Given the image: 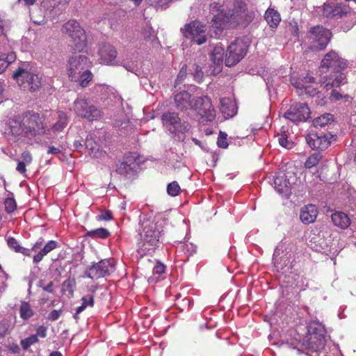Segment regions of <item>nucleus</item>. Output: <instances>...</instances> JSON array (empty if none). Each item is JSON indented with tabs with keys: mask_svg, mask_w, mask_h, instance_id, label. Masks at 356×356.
I'll use <instances>...</instances> for the list:
<instances>
[{
	"mask_svg": "<svg viewBox=\"0 0 356 356\" xmlns=\"http://www.w3.org/2000/svg\"><path fill=\"white\" fill-rule=\"evenodd\" d=\"M13 78L17 81L18 86L24 91L35 92L41 85L40 78L23 67L18 68L13 74Z\"/></svg>",
	"mask_w": 356,
	"mask_h": 356,
	"instance_id": "8",
	"label": "nucleus"
},
{
	"mask_svg": "<svg viewBox=\"0 0 356 356\" xmlns=\"http://www.w3.org/2000/svg\"><path fill=\"white\" fill-rule=\"evenodd\" d=\"M89 66L88 58L83 55H74L70 58L67 65L69 78L77 79L80 73L88 69Z\"/></svg>",
	"mask_w": 356,
	"mask_h": 356,
	"instance_id": "16",
	"label": "nucleus"
},
{
	"mask_svg": "<svg viewBox=\"0 0 356 356\" xmlns=\"http://www.w3.org/2000/svg\"><path fill=\"white\" fill-rule=\"evenodd\" d=\"M38 341V338L37 335L32 334L30 337L22 340L21 344L24 349H28L31 346L37 343Z\"/></svg>",
	"mask_w": 356,
	"mask_h": 356,
	"instance_id": "45",
	"label": "nucleus"
},
{
	"mask_svg": "<svg viewBox=\"0 0 356 356\" xmlns=\"http://www.w3.org/2000/svg\"><path fill=\"white\" fill-rule=\"evenodd\" d=\"M60 313V311L54 309L49 313L48 319L51 321H56L59 318Z\"/></svg>",
	"mask_w": 356,
	"mask_h": 356,
	"instance_id": "58",
	"label": "nucleus"
},
{
	"mask_svg": "<svg viewBox=\"0 0 356 356\" xmlns=\"http://www.w3.org/2000/svg\"><path fill=\"white\" fill-rule=\"evenodd\" d=\"M348 66V61L334 52L327 53L321 61L322 68H332L334 71L323 83L324 88L330 90L338 88L347 83L346 74L343 72Z\"/></svg>",
	"mask_w": 356,
	"mask_h": 356,
	"instance_id": "1",
	"label": "nucleus"
},
{
	"mask_svg": "<svg viewBox=\"0 0 356 356\" xmlns=\"http://www.w3.org/2000/svg\"><path fill=\"white\" fill-rule=\"evenodd\" d=\"M217 144L219 147L221 148H227L228 147V143L227 142V134L222 132H220L219 136L218 138Z\"/></svg>",
	"mask_w": 356,
	"mask_h": 356,
	"instance_id": "51",
	"label": "nucleus"
},
{
	"mask_svg": "<svg viewBox=\"0 0 356 356\" xmlns=\"http://www.w3.org/2000/svg\"><path fill=\"white\" fill-rule=\"evenodd\" d=\"M200 123L206 124L213 121L216 118V111L207 97H199L195 99L192 108Z\"/></svg>",
	"mask_w": 356,
	"mask_h": 356,
	"instance_id": "9",
	"label": "nucleus"
},
{
	"mask_svg": "<svg viewBox=\"0 0 356 356\" xmlns=\"http://www.w3.org/2000/svg\"><path fill=\"white\" fill-rule=\"evenodd\" d=\"M325 345V330L318 322H312L307 326V333L305 337L302 346L312 352H317Z\"/></svg>",
	"mask_w": 356,
	"mask_h": 356,
	"instance_id": "5",
	"label": "nucleus"
},
{
	"mask_svg": "<svg viewBox=\"0 0 356 356\" xmlns=\"http://www.w3.org/2000/svg\"><path fill=\"white\" fill-rule=\"evenodd\" d=\"M99 62L105 65H115L117 51L109 44H104L98 51Z\"/></svg>",
	"mask_w": 356,
	"mask_h": 356,
	"instance_id": "22",
	"label": "nucleus"
},
{
	"mask_svg": "<svg viewBox=\"0 0 356 356\" xmlns=\"http://www.w3.org/2000/svg\"><path fill=\"white\" fill-rule=\"evenodd\" d=\"M114 266L111 260L103 259L94 263L85 271V276L92 280H97L109 275L114 271Z\"/></svg>",
	"mask_w": 356,
	"mask_h": 356,
	"instance_id": "15",
	"label": "nucleus"
},
{
	"mask_svg": "<svg viewBox=\"0 0 356 356\" xmlns=\"http://www.w3.org/2000/svg\"><path fill=\"white\" fill-rule=\"evenodd\" d=\"M20 158V161L26 163L27 165L31 164L33 160L31 153L28 151L23 152Z\"/></svg>",
	"mask_w": 356,
	"mask_h": 356,
	"instance_id": "53",
	"label": "nucleus"
},
{
	"mask_svg": "<svg viewBox=\"0 0 356 356\" xmlns=\"http://www.w3.org/2000/svg\"><path fill=\"white\" fill-rule=\"evenodd\" d=\"M225 54L224 48L221 45L217 44L211 54V58L213 63L217 66L218 71L222 66L223 56Z\"/></svg>",
	"mask_w": 356,
	"mask_h": 356,
	"instance_id": "29",
	"label": "nucleus"
},
{
	"mask_svg": "<svg viewBox=\"0 0 356 356\" xmlns=\"http://www.w3.org/2000/svg\"><path fill=\"white\" fill-rule=\"evenodd\" d=\"M332 221L334 225L341 229H346L350 225V220L348 215L343 212H335L332 216Z\"/></svg>",
	"mask_w": 356,
	"mask_h": 356,
	"instance_id": "27",
	"label": "nucleus"
},
{
	"mask_svg": "<svg viewBox=\"0 0 356 356\" xmlns=\"http://www.w3.org/2000/svg\"><path fill=\"white\" fill-rule=\"evenodd\" d=\"M310 111L305 103H296L291 106L284 113V118L292 122H305L309 118Z\"/></svg>",
	"mask_w": 356,
	"mask_h": 356,
	"instance_id": "17",
	"label": "nucleus"
},
{
	"mask_svg": "<svg viewBox=\"0 0 356 356\" xmlns=\"http://www.w3.org/2000/svg\"><path fill=\"white\" fill-rule=\"evenodd\" d=\"M174 0H149L150 4L157 9H166Z\"/></svg>",
	"mask_w": 356,
	"mask_h": 356,
	"instance_id": "43",
	"label": "nucleus"
},
{
	"mask_svg": "<svg viewBox=\"0 0 356 356\" xmlns=\"http://www.w3.org/2000/svg\"><path fill=\"white\" fill-rule=\"evenodd\" d=\"M22 124L25 130V137H32L46 133L42 122L36 113L25 115L22 118Z\"/></svg>",
	"mask_w": 356,
	"mask_h": 356,
	"instance_id": "13",
	"label": "nucleus"
},
{
	"mask_svg": "<svg viewBox=\"0 0 356 356\" xmlns=\"http://www.w3.org/2000/svg\"><path fill=\"white\" fill-rule=\"evenodd\" d=\"M10 28V22L7 20H0V37L6 36Z\"/></svg>",
	"mask_w": 356,
	"mask_h": 356,
	"instance_id": "52",
	"label": "nucleus"
},
{
	"mask_svg": "<svg viewBox=\"0 0 356 356\" xmlns=\"http://www.w3.org/2000/svg\"><path fill=\"white\" fill-rule=\"evenodd\" d=\"M335 4L325 3L323 6V14L327 17H333Z\"/></svg>",
	"mask_w": 356,
	"mask_h": 356,
	"instance_id": "48",
	"label": "nucleus"
},
{
	"mask_svg": "<svg viewBox=\"0 0 356 356\" xmlns=\"http://www.w3.org/2000/svg\"><path fill=\"white\" fill-rule=\"evenodd\" d=\"M39 286L43 289L44 291H47L49 293L53 292V282H49L47 285L43 286L42 282H40Z\"/></svg>",
	"mask_w": 356,
	"mask_h": 356,
	"instance_id": "62",
	"label": "nucleus"
},
{
	"mask_svg": "<svg viewBox=\"0 0 356 356\" xmlns=\"http://www.w3.org/2000/svg\"><path fill=\"white\" fill-rule=\"evenodd\" d=\"M210 12L213 15L212 26L218 29L234 26L241 22L243 17L242 12L232 10L227 5L216 2L210 5Z\"/></svg>",
	"mask_w": 356,
	"mask_h": 356,
	"instance_id": "2",
	"label": "nucleus"
},
{
	"mask_svg": "<svg viewBox=\"0 0 356 356\" xmlns=\"http://www.w3.org/2000/svg\"><path fill=\"white\" fill-rule=\"evenodd\" d=\"M54 6H60V8H65L69 3L70 0H52Z\"/></svg>",
	"mask_w": 356,
	"mask_h": 356,
	"instance_id": "59",
	"label": "nucleus"
},
{
	"mask_svg": "<svg viewBox=\"0 0 356 356\" xmlns=\"http://www.w3.org/2000/svg\"><path fill=\"white\" fill-rule=\"evenodd\" d=\"M85 141H83V140H74V145H73V147L74 148V149L77 150V151H81V149L83 148V143Z\"/></svg>",
	"mask_w": 356,
	"mask_h": 356,
	"instance_id": "61",
	"label": "nucleus"
},
{
	"mask_svg": "<svg viewBox=\"0 0 356 356\" xmlns=\"http://www.w3.org/2000/svg\"><path fill=\"white\" fill-rule=\"evenodd\" d=\"M345 15H348L349 17L353 18L355 15V13L350 11V8L346 5L335 4L333 17L341 18Z\"/></svg>",
	"mask_w": 356,
	"mask_h": 356,
	"instance_id": "32",
	"label": "nucleus"
},
{
	"mask_svg": "<svg viewBox=\"0 0 356 356\" xmlns=\"http://www.w3.org/2000/svg\"><path fill=\"white\" fill-rule=\"evenodd\" d=\"M60 152V149L58 147H49L47 150V154H58Z\"/></svg>",
	"mask_w": 356,
	"mask_h": 356,
	"instance_id": "63",
	"label": "nucleus"
},
{
	"mask_svg": "<svg viewBox=\"0 0 356 356\" xmlns=\"http://www.w3.org/2000/svg\"><path fill=\"white\" fill-rule=\"evenodd\" d=\"M109 234V232L104 228H99L88 232L89 236L99 238H106L108 236Z\"/></svg>",
	"mask_w": 356,
	"mask_h": 356,
	"instance_id": "42",
	"label": "nucleus"
},
{
	"mask_svg": "<svg viewBox=\"0 0 356 356\" xmlns=\"http://www.w3.org/2000/svg\"><path fill=\"white\" fill-rule=\"evenodd\" d=\"M82 304L78 307L74 314V318L86 309L87 307H93L94 305V296L92 294L85 296L81 298Z\"/></svg>",
	"mask_w": 356,
	"mask_h": 356,
	"instance_id": "36",
	"label": "nucleus"
},
{
	"mask_svg": "<svg viewBox=\"0 0 356 356\" xmlns=\"http://www.w3.org/2000/svg\"><path fill=\"white\" fill-rule=\"evenodd\" d=\"M284 129V127H282L280 133L277 134V137L278 143L282 147L291 149L293 147L294 143L291 139H289V137Z\"/></svg>",
	"mask_w": 356,
	"mask_h": 356,
	"instance_id": "34",
	"label": "nucleus"
},
{
	"mask_svg": "<svg viewBox=\"0 0 356 356\" xmlns=\"http://www.w3.org/2000/svg\"><path fill=\"white\" fill-rule=\"evenodd\" d=\"M310 242L312 248L318 252L326 250L328 246L325 241L320 236L312 238Z\"/></svg>",
	"mask_w": 356,
	"mask_h": 356,
	"instance_id": "40",
	"label": "nucleus"
},
{
	"mask_svg": "<svg viewBox=\"0 0 356 356\" xmlns=\"http://www.w3.org/2000/svg\"><path fill=\"white\" fill-rule=\"evenodd\" d=\"M333 120V115L332 114L325 113L320 117L315 118L313 123L316 127H323L331 124Z\"/></svg>",
	"mask_w": 356,
	"mask_h": 356,
	"instance_id": "39",
	"label": "nucleus"
},
{
	"mask_svg": "<svg viewBox=\"0 0 356 356\" xmlns=\"http://www.w3.org/2000/svg\"><path fill=\"white\" fill-rule=\"evenodd\" d=\"M167 192L169 195L175 197L179 195L180 192L179 185L177 181L170 183L167 186Z\"/></svg>",
	"mask_w": 356,
	"mask_h": 356,
	"instance_id": "44",
	"label": "nucleus"
},
{
	"mask_svg": "<svg viewBox=\"0 0 356 356\" xmlns=\"http://www.w3.org/2000/svg\"><path fill=\"white\" fill-rule=\"evenodd\" d=\"M318 210L315 205L308 204L302 208L300 218L304 224H310L316 219Z\"/></svg>",
	"mask_w": 356,
	"mask_h": 356,
	"instance_id": "25",
	"label": "nucleus"
},
{
	"mask_svg": "<svg viewBox=\"0 0 356 356\" xmlns=\"http://www.w3.org/2000/svg\"><path fill=\"white\" fill-rule=\"evenodd\" d=\"M98 218L103 220H110L112 218V215L110 211H104L98 216Z\"/></svg>",
	"mask_w": 356,
	"mask_h": 356,
	"instance_id": "60",
	"label": "nucleus"
},
{
	"mask_svg": "<svg viewBox=\"0 0 356 356\" xmlns=\"http://www.w3.org/2000/svg\"><path fill=\"white\" fill-rule=\"evenodd\" d=\"M27 165L26 163L21 161L20 160H17V165L16 167V170L22 174V175H24L26 172V166Z\"/></svg>",
	"mask_w": 356,
	"mask_h": 356,
	"instance_id": "54",
	"label": "nucleus"
},
{
	"mask_svg": "<svg viewBox=\"0 0 356 356\" xmlns=\"http://www.w3.org/2000/svg\"><path fill=\"white\" fill-rule=\"evenodd\" d=\"M5 83L3 81L0 80V99L3 98V92L5 90Z\"/></svg>",
	"mask_w": 356,
	"mask_h": 356,
	"instance_id": "64",
	"label": "nucleus"
},
{
	"mask_svg": "<svg viewBox=\"0 0 356 356\" xmlns=\"http://www.w3.org/2000/svg\"><path fill=\"white\" fill-rule=\"evenodd\" d=\"M186 74H187L186 66V65H184L181 67V69L180 70V71L177 75V79L175 81V87H177L179 83H181L184 80V79L186 76Z\"/></svg>",
	"mask_w": 356,
	"mask_h": 356,
	"instance_id": "50",
	"label": "nucleus"
},
{
	"mask_svg": "<svg viewBox=\"0 0 356 356\" xmlns=\"http://www.w3.org/2000/svg\"><path fill=\"white\" fill-rule=\"evenodd\" d=\"M331 38L329 30L321 26H316L310 29L306 38L309 48L313 50L324 49Z\"/></svg>",
	"mask_w": 356,
	"mask_h": 356,
	"instance_id": "10",
	"label": "nucleus"
},
{
	"mask_svg": "<svg viewBox=\"0 0 356 356\" xmlns=\"http://www.w3.org/2000/svg\"><path fill=\"white\" fill-rule=\"evenodd\" d=\"M162 232L161 222H156L154 220L145 216H140L138 232L143 243V247L145 248L144 250L149 249L145 247L146 245L153 247L156 245L160 240Z\"/></svg>",
	"mask_w": 356,
	"mask_h": 356,
	"instance_id": "3",
	"label": "nucleus"
},
{
	"mask_svg": "<svg viewBox=\"0 0 356 356\" xmlns=\"http://www.w3.org/2000/svg\"><path fill=\"white\" fill-rule=\"evenodd\" d=\"M163 125L177 136L178 140H184V133L189 129V125L186 122H181V120L176 113H165L162 115Z\"/></svg>",
	"mask_w": 356,
	"mask_h": 356,
	"instance_id": "11",
	"label": "nucleus"
},
{
	"mask_svg": "<svg viewBox=\"0 0 356 356\" xmlns=\"http://www.w3.org/2000/svg\"><path fill=\"white\" fill-rule=\"evenodd\" d=\"M250 45L248 38H238L228 46L225 54V63L232 67L239 63L246 55Z\"/></svg>",
	"mask_w": 356,
	"mask_h": 356,
	"instance_id": "6",
	"label": "nucleus"
},
{
	"mask_svg": "<svg viewBox=\"0 0 356 356\" xmlns=\"http://www.w3.org/2000/svg\"><path fill=\"white\" fill-rule=\"evenodd\" d=\"M194 78L199 81L202 79L203 73L199 66L194 65Z\"/></svg>",
	"mask_w": 356,
	"mask_h": 356,
	"instance_id": "57",
	"label": "nucleus"
},
{
	"mask_svg": "<svg viewBox=\"0 0 356 356\" xmlns=\"http://www.w3.org/2000/svg\"><path fill=\"white\" fill-rule=\"evenodd\" d=\"M137 166L136 156L130 154L118 165L116 170L120 175L131 177L134 175Z\"/></svg>",
	"mask_w": 356,
	"mask_h": 356,
	"instance_id": "21",
	"label": "nucleus"
},
{
	"mask_svg": "<svg viewBox=\"0 0 356 356\" xmlns=\"http://www.w3.org/2000/svg\"><path fill=\"white\" fill-rule=\"evenodd\" d=\"M84 145L86 149L88 150L89 154L93 157L99 158L103 154V152L100 149L99 145L94 140L91 136L86 138Z\"/></svg>",
	"mask_w": 356,
	"mask_h": 356,
	"instance_id": "28",
	"label": "nucleus"
},
{
	"mask_svg": "<svg viewBox=\"0 0 356 356\" xmlns=\"http://www.w3.org/2000/svg\"><path fill=\"white\" fill-rule=\"evenodd\" d=\"M34 315V312L32 309L29 303L22 302L19 307V316L24 321L29 320Z\"/></svg>",
	"mask_w": 356,
	"mask_h": 356,
	"instance_id": "38",
	"label": "nucleus"
},
{
	"mask_svg": "<svg viewBox=\"0 0 356 356\" xmlns=\"http://www.w3.org/2000/svg\"><path fill=\"white\" fill-rule=\"evenodd\" d=\"M334 136L328 134H309L306 138L307 144L313 149L324 150L330 145V139Z\"/></svg>",
	"mask_w": 356,
	"mask_h": 356,
	"instance_id": "19",
	"label": "nucleus"
},
{
	"mask_svg": "<svg viewBox=\"0 0 356 356\" xmlns=\"http://www.w3.org/2000/svg\"><path fill=\"white\" fill-rule=\"evenodd\" d=\"M220 109L225 118L233 117L237 112L235 103L229 98H222L220 99Z\"/></svg>",
	"mask_w": 356,
	"mask_h": 356,
	"instance_id": "26",
	"label": "nucleus"
},
{
	"mask_svg": "<svg viewBox=\"0 0 356 356\" xmlns=\"http://www.w3.org/2000/svg\"><path fill=\"white\" fill-rule=\"evenodd\" d=\"M7 243L10 248L14 250L17 252H19V251H22V247L19 245L18 241L14 238H8L7 240Z\"/></svg>",
	"mask_w": 356,
	"mask_h": 356,
	"instance_id": "49",
	"label": "nucleus"
},
{
	"mask_svg": "<svg viewBox=\"0 0 356 356\" xmlns=\"http://www.w3.org/2000/svg\"><path fill=\"white\" fill-rule=\"evenodd\" d=\"M16 60V55L14 52H10L6 55L0 54V74L3 72L8 65Z\"/></svg>",
	"mask_w": 356,
	"mask_h": 356,
	"instance_id": "33",
	"label": "nucleus"
},
{
	"mask_svg": "<svg viewBox=\"0 0 356 356\" xmlns=\"http://www.w3.org/2000/svg\"><path fill=\"white\" fill-rule=\"evenodd\" d=\"M73 111L76 115L90 121L97 120L102 111L85 95H79L73 103Z\"/></svg>",
	"mask_w": 356,
	"mask_h": 356,
	"instance_id": "7",
	"label": "nucleus"
},
{
	"mask_svg": "<svg viewBox=\"0 0 356 356\" xmlns=\"http://www.w3.org/2000/svg\"><path fill=\"white\" fill-rule=\"evenodd\" d=\"M5 209L7 213H13L17 207V204L14 198L8 197L4 201Z\"/></svg>",
	"mask_w": 356,
	"mask_h": 356,
	"instance_id": "46",
	"label": "nucleus"
},
{
	"mask_svg": "<svg viewBox=\"0 0 356 356\" xmlns=\"http://www.w3.org/2000/svg\"><path fill=\"white\" fill-rule=\"evenodd\" d=\"M297 177L294 172H279L274 180L275 189L278 193L288 197L291 194V186L296 183Z\"/></svg>",
	"mask_w": 356,
	"mask_h": 356,
	"instance_id": "14",
	"label": "nucleus"
},
{
	"mask_svg": "<svg viewBox=\"0 0 356 356\" xmlns=\"http://www.w3.org/2000/svg\"><path fill=\"white\" fill-rule=\"evenodd\" d=\"M8 126L7 134H10L14 137V139L22 134L25 136V130L22 124V118L15 117L10 118L8 120Z\"/></svg>",
	"mask_w": 356,
	"mask_h": 356,
	"instance_id": "24",
	"label": "nucleus"
},
{
	"mask_svg": "<svg viewBox=\"0 0 356 356\" xmlns=\"http://www.w3.org/2000/svg\"><path fill=\"white\" fill-rule=\"evenodd\" d=\"M314 78L312 76H304L302 78L291 77V83L298 90H300V94L302 95L303 91L309 96H315L318 93V90L312 85H307L309 83H313Z\"/></svg>",
	"mask_w": 356,
	"mask_h": 356,
	"instance_id": "20",
	"label": "nucleus"
},
{
	"mask_svg": "<svg viewBox=\"0 0 356 356\" xmlns=\"http://www.w3.org/2000/svg\"><path fill=\"white\" fill-rule=\"evenodd\" d=\"M330 99L333 102L350 103L352 98L347 94H343L337 89H333L330 93Z\"/></svg>",
	"mask_w": 356,
	"mask_h": 356,
	"instance_id": "35",
	"label": "nucleus"
},
{
	"mask_svg": "<svg viewBox=\"0 0 356 356\" xmlns=\"http://www.w3.org/2000/svg\"><path fill=\"white\" fill-rule=\"evenodd\" d=\"M35 335H37V337H40L42 338L46 337V336H47V328L44 326H43V325L38 326L36 328V334Z\"/></svg>",
	"mask_w": 356,
	"mask_h": 356,
	"instance_id": "55",
	"label": "nucleus"
},
{
	"mask_svg": "<svg viewBox=\"0 0 356 356\" xmlns=\"http://www.w3.org/2000/svg\"><path fill=\"white\" fill-rule=\"evenodd\" d=\"M62 32L70 38V47L72 51L81 52L87 47L85 30L74 19L69 20L62 27Z\"/></svg>",
	"mask_w": 356,
	"mask_h": 356,
	"instance_id": "4",
	"label": "nucleus"
},
{
	"mask_svg": "<svg viewBox=\"0 0 356 356\" xmlns=\"http://www.w3.org/2000/svg\"><path fill=\"white\" fill-rule=\"evenodd\" d=\"M58 247V243L56 241H49L44 246L42 239L38 240L31 248V252L35 254L33 257L34 264L40 262L44 256Z\"/></svg>",
	"mask_w": 356,
	"mask_h": 356,
	"instance_id": "18",
	"label": "nucleus"
},
{
	"mask_svg": "<svg viewBox=\"0 0 356 356\" xmlns=\"http://www.w3.org/2000/svg\"><path fill=\"white\" fill-rule=\"evenodd\" d=\"M68 118L67 115L63 112H58V121L53 125L51 127V130H49V132H58L62 131L67 124ZM47 134L51 135V133H48Z\"/></svg>",
	"mask_w": 356,
	"mask_h": 356,
	"instance_id": "31",
	"label": "nucleus"
},
{
	"mask_svg": "<svg viewBox=\"0 0 356 356\" xmlns=\"http://www.w3.org/2000/svg\"><path fill=\"white\" fill-rule=\"evenodd\" d=\"M184 37L197 44L204 43L207 38V27L199 21H193L181 29Z\"/></svg>",
	"mask_w": 356,
	"mask_h": 356,
	"instance_id": "12",
	"label": "nucleus"
},
{
	"mask_svg": "<svg viewBox=\"0 0 356 356\" xmlns=\"http://www.w3.org/2000/svg\"><path fill=\"white\" fill-rule=\"evenodd\" d=\"M190 93L186 91H181L175 95V102L176 107L188 114V111L192 110L195 99H191Z\"/></svg>",
	"mask_w": 356,
	"mask_h": 356,
	"instance_id": "23",
	"label": "nucleus"
},
{
	"mask_svg": "<svg viewBox=\"0 0 356 356\" xmlns=\"http://www.w3.org/2000/svg\"><path fill=\"white\" fill-rule=\"evenodd\" d=\"M79 74L80 76L77 79H71L70 80L79 82L81 87L85 88L88 85L89 82L92 81L93 75L88 69L85 71H83V72L80 73Z\"/></svg>",
	"mask_w": 356,
	"mask_h": 356,
	"instance_id": "37",
	"label": "nucleus"
},
{
	"mask_svg": "<svg viewBox=\"0 0 356 356\" xmlns=\"http://www.w3.org/2000/svg\"><path fill=\"white\" fill-rule=\"evenodd\" d=\"M264 17L271 28L277 27L281 21L280 13L273 8H268L266 11Z\"/></svg>",
	"mask_w": 356,
	"mask_h": 356,
	"instance_id": "30",
	"label": "nucleus"
},
{
	"mask_svg": "<svg viewBox=\"0 0 356 356\" xmlns=\"http://www.w3.org/2000/svg\"><path fill=\"white\" fill-rule=\"evenodd\" d=\"M283 248L284 245L280 244L276 247L273 253V261L274 262V264L277 266V268L278 264H280V254L281 253L283 252Z\"/></svg>",
	"mask_w": 356,
	"mask_h": 356,
	"instance_id": "47",
	"label": "nucleus"
},
{
	"mask_svg": "<svg viewBox=\"0 0 356 356\" xmlns=\"http://www.w3.org/2000/svg\"><path fill=\"white\" fill-rule=\"evenodd\" d=\"M165 271V266L161 263H157L153 268L154 274L161 275Z\"/></svg>",
	"mask_w": 356,
	"mask_h": 356,
	"instance_id": "56",
	"label": "nucleus"
},
{
	"mask_svg": "<svg viewBox=\"0 0 356 356\" xmlns=\"http://www.w3.org/2000/svg\"><path fill=\"white\" fill-rule=\"evenodd\" d=\"M321 158L322 156L320 153L313 154L306 161L305 164V167L307 168H311L314 166H316L318 163Z\"/></svg>",
	"mask_w": 356,
	"mask_h": 356,
	"instance_id": "41",
	"label": "nucleus"
}]
</instances>
